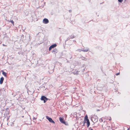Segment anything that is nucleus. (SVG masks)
<instances>
[{
	"instance_id": "1",
	"label": "nucleus",
	"mask_w": 130,
	"mask_h": 130,
	"mask_svg": "<svg viewBox=\"0 0 130 130\" xmlns=\"http://www.w3.org/2000/svg\"><path fill=\"white\" fill-rule=\"evenodd\" d=\"M91 119L93 122L95 123L98 121V117L96 116H94L91 118Z\"/></svg>"
},
{
	"instance_id": "2",
	"label": "nucleus",
	"mask_w": 130,
	"mask_h": 130,
	"mask_svg": "<svg viewBox=\"0 0 130 130\" xmlns=\"http://www.w3.org/2000/svg\"><path fill=\"white\" fill-rule=\"evenodd\" d=\"M41 100L43 101L44 103H45L48 99L45 96H41Z\"/></svg>"
},
{
	"instance_id": "3",
	"label": "nucleus",
	"mask_w": 130,
	"mask_h": 130,
	"mask_svg": "<svg viewBox=\"0 0 130 130\" xmlns=\"http://www.w3.org/2000/svg\"><path fill=\"white\" fill-rule=\"evenodd\" d=\"M46 119L48 120L51 123H55V122H54V121L51 118L49 117L48 116H46Z\"/></svg>"
},
{
	"instance_id": "4",
	"label": "nucleus",
	"mask_w": 130,
	"mask_h": 130,
	"mask_svg": "<svg viewBox=\"0 0 130 130\" xmlns=\"http://www.w3.org/2000/svg\"><path fill=\"white\" fill-rule=\"evenodd\" d=\"M49 22V21L47 19L44 18L43 20V23L44 24H46Z\"/></svg>"
},
{
	"instance_id": "5",
	"label": "nucleus",
	"mask_w": 130,
	"mask_h": 130,
	"mask_svg": "<svg viewBox=\"0 0 130 130\" xmlns=\"http://www.w3.org/2000/svg\"><path fill=\"white\" fill-rule=\"evenodd\" d=\"M59 119L60 122L62 123H66V122L61 117H60Z\"/></svg>"
},
{
	"instance_id": "6",
	"label": "nucleus",
	"mask_w": 130,
	"mask_h": 130,
	"mask_svg": "<svg viewBox=\"0 0 130 130\" xmlns=\"http://www.w3.org/2000/svg\"><path fill=\"white\" fill-rule=\"evenodd\" d=\"M89 50V48H86L85 49L83 48L82 50V51L84 52H87Z\"/></svg>"
},
{
	"instance_id": "7",
	"label": "nucleus",
	"mask_w": 130,
	"mask_h": 130,
	"mask_svg": "<svg viewBox=\"0 0 130 130\" xmlns=\"http://www.w3.org/2000/svg\"><path fill=\"white\" fill-rule=\"evenodd\" d=\"M4 80V78L3 77H2L0 78V84H2L3 83V80Z\"/></svg>"
},
{
	"instance_id": "8",
	"label": "nucleus",
	"mask_w": 130,
	"mask_h": 130,
	"mask_svg": "<svg viewBox=\"0 0 130 130\" xmlns=\"http://www.w3.org/2000/svg\"><path fill=\"white\" fill-rule=\"evenodd\" d=\"M86 121V123L87 125V127H89V126L90 125V122L89 121V120L87 121Z\"/></svg>"
},
{
	"instance_id": "9",
	"label": "nucleus",
	"mask_w": 130,
	"mask_h": 130,
	"mask_svg": "<svg viewBox=\"0 0 130 130\" xmlns=\"http://www.w3.org/2000/svg\"><path fill=\"white\" fill-rule=\"evenodd\" d=\"M88 120H89L88 119V117L87 115H86L84 118V120L86 121Z\"/></svg>"
},
{
	"instance_id": "10",
	"label": "nucleus",
	"mask_w": 130,
	"mask_h": 130,
	"mask_svg": "<svg viewBox=\"0 0 130 130\" xmlns=\"http://www.w3.org/2000/svg\"><path fill=\"white\" fill-rule=\"evenodd\" d=\"M9 109V108H6V116H8V114H9V113L8 111V110Z\"/></svg>"
},
{
	"instance_id": "11",
	"label": "nucleus",
	"mask_w": 130,
	"mask_h": 130,
	"mask_svg": "<svg viewBox=\"0 0 130 130\" xmlns=\"http://www.w3.org/2000/svg\"><path fill=\"white\" fill-rule=\"evenodd\" d=\"M57 46V44H53L51 46L52 47V48H53Z\"/></svg>"
},
{
	"instance_id": "12",
	"label": "nucleus",
	"mask_w": 130,
	"mask_h": 130,
	"mask_svg": "<svg viewBox=\"0 0 130 130\" xmlns=\"http://www.w3.org/2000/svg\"><path fill=\"white\" fill-rule=\"evenodd\" d=\"M52 52L53 53H57V50L56 49H54L52 51Z\"/></svg>"
},
{
	"instance_id": "13",
	"label": "nucleus",
	"mask_w": 130,
	"mask_h": 130,
	"mask_svg": "<svg viewBox=\"0 0 130 130\" xmlns=\"http://www.w3.org/2000/svg\"><path fill=\"white\" fill-rule=\"evenodd\" d=\"M2 74L5 77L7 76V74L5 72L3 71L2 72Z\"/></svg>"
},
{
	"instance_id": "14",
	"label": "nucleus",
	"mask_w": 130,
	"mask_h": 130,
	"mask_svg": "<svg viewBox=\"0 0 130 130\" xmlns=\"http://www.w3.org/2000/svg\"><path fill=\"white\" fill-rule=\"evenodd\" d=\"M86 121L84 120V121L83 122V126H84L85 125V123L86 122Z\"/></svg>"
},
{
	"instance_id": "15",
	"label": "nucleus",
	"mask_w": 130,
	"mask_h": 130,
	"mask_svg": "<svg viewBox=\"0 0 130 130\" xmlns=\"http://www.w3.org/2000/svg\"><path fill=\"white\" fill-rule=\"evenodd\" d=\"M82 59L83 60H87V59L86 58L84 57H83L82 58Z\"/></svg>"
},
{
	"instance_id": "16",
	"label": "nucleus",
	"mask_w": 130,
	"mask_h": 130,
	"mask_svg": "<svg viewBox=\"0 0 130 130\" xmlns=\"http://www.w3.org/2000/svg\"><path fill=\"white\" fill-rule=\"evenodd\" d=\"M99 121L101 122H102L103 121V120L102 118L100 119H99Z\"/></svg>"
},
{
	"instance_id": "17",
	"label": "nucleus",
	"mask_w": 130,
	"mask_h": 130,
	"mask_svg": "<svg viewBox=\"0 0 130 130\" xmlns=\"http://www.w3.org/2000/svg\"><path fill=\"white\" fill-rule=\"evenodd\" d=\"M10 22L13 25H14V22L12 20H10Z\"/></svg>"
},
{
	"instance_id": "18",
	"label": "nucleus",
	"mask_w": 130,
	"mask_h": 130,
	"mask_svg": "<svg viewBox=\"0 0 130 130\" xmlns=\"http://www.w3.org/2000/svg\"><path fill=\"white\" fill-rule=\"evenodd\" d=\"M107 118H106V117L105 118V119H107V120L108 119V120H109V121H110V120H111V117H109V118H108V119L107 118H108V117H107Z\"/></svg>"
},
{
	"instance_id": "19",
	"label": "nucleus",
	"mask_w": 130,
	"mask_h": 130,
	"mask_svg": "<svg viewBox=\"0 0 130 130\" xmlns=\"http://www.w3.org/2000/svg\"><path fill=\"white\" fill-rule=\"evenodd\" d=\"M75 37L74 36V35L72 36H72H71V37L70 38L71 39H73V38H74Z\"/></svg>"
},
{
	"instance_id": "20",
	"label": "nucleus",
	"mask_w": 130,
	"mask_h": 130,
	"mask_svg": "<svg viewBox=\"0 0 130 130\" xmlns=\"http://www.w3.org/2000/svg\"><path fill=\"white\" fill-rule=\"evenodd\" d=\"M78 71H77V72H74V74H76L77 75L78 74Z\"/></svg>"
},
{
	"instance_id": "21",
	"label": "nucleus",
	"mask_w": 130,
	"mask_h": 130,
	"mask_svg": "<svg viewBox=\"0 0 130 130\" xmlns=\"http://www.w3.org/2000/svg\"><path fill=\"white\" fill-rule=\"evenodd\" d=\"M52 47L50 46V47H49V50L50 51L52 49Z\"/></svg>"
},
{
	"instance_id": "22",
	"label": "nucleus",
	"mask_w": 130,
	"mask_h": 130,
	"mask_svg": "<svg viewBox=\"0 0 130 130\" xmlns=\"http://www.w3.org/2000/svg\"><path fill=\"white\" fill-rule=\"evenodd\" d=\"M119 2H123V0H118Z\"/></svg>"
},
{
	"instance_id": "23",
	"label": "nucleus",
	"mask_w": 130,
	"mask_h": 130,
	"mask_svg": "<svg viewBox=\"0 0 130 130\" xmlns=\"http://www.w3.org/2000/svg\"><path fill=\"white\" fill-rule=\"evenodd\" d=\"M89 130H93L92 128L91 127L89 128Z\"/></svg>"
},
{
	"instance_id": "24",
	"label": "nucleus",
	"mask_w": 130,
	"mask_h": 130,
	"mask_svg": "<svg viewBox=\"0 0 130 130\" xmlns=\"http://www.w3.org/2000/svg\"><path fill=\"white\" fill-rule=\"evenodd\" d=\"M77 51H78L79 52H80L82 51V50H80V49H78Z\"/></svg>"
},
{
	"instance_id": "25",
	"label": "nucleus",
	"mask_w": 130,
	"mask_h": 130,
	"mask_svg": "<svg viewBox=\"0 0 130 130\" xmlns=\"http://www.w3.org/2000/svg\"><path fill=\"white\" fill-rule=\"evenodd\" d=\"M119 74H120V73H116V75H119Z\"/></svg>"
},
{
	"instance_id": "26",
	"label": "nucleus",
	"mask_w": 130,
	"mask_h": 130,
	"mask_svg": "<svg viewBox=\"0 0 130 130\" xmlns=\"http://www.w3.org/2000/svg\"><path fill=\"white\" fill-rule=\"evenodd\" d=\"M69 12H72V10H69Z\"/></svg>"
},
{
	"instance_id": "27",
	"label": "nucleus",
	"mask_w": 130,
	"mask_h": 130,
	"mask_svg": "<svg viewBox=\"0 0 130 130\" xmlns=\"http://www.w3.org/2000/svg\"><path fill=\"white\" fill-rule=\"evenodd\" d=\"M3 46H7V45H5L4 44H3Z\"/></svg>"
},
{
	"instance_id": "28",
	"label": "nucleus",
	"mask_w": 130,
	"mask_h": 130,
	"mask_svg": "<svg viewBox=\"0 0 130 130\" xmlns=\"http://www.w3.org/2000/svg\"><path fill=\"white\" fill-rule=\"evenodd\" d=\"M36 118H34V119H33V120H36Z\"/></svg>"
},
{
	"instance_id": "29",
	"label": "nucleus",
	"mask_w": 130,
	"mask_h": 130,
	"mask_svg": "<svg viewBox=\"0 0 130 130\" xmlns=\"http://www.w3.org/2000/svg\"><path fill=\"white\" fill-rule=\"evenodd\" d=\"M97 110L98 111H100V110H99V109H98V110Z\"/></svg>"
},
{
	"instance_id": "30",
	"label": "nucleus",
	"mask_w": 130,
	"mask_h": 130,
	"mask_svg": "<svg viewBox=\"0 0 130 130\" xmlns=\"http://www.w3.org/2000/svg\"><path fill=\"white\" fill-rule=\"evenodd\" d=\"M66 122L65 123H64V124L65 125H66Z\"/></svg>"
},
{
	"instance_id": "31",
	"label": "nucleus",
	"mask_w": 130,
	"mask_h": 130,
	"mask_svg": "<svg viewBox=\"0 0 130 130\" xmlns=\"http://www.w3.org/2000/svg\"><path fill=\"white\" fill-rule=\"evenodd\" d=\"M22 118H23V117H24V116H22Z\"/></svg>"
},
{
	"instance_id": "32",
	"label": "nucleus",
	"mask_w": 130,
	"mask_h": 130,
	"mask_svg": "<svg viewBox=\"0 0 130 130\" xmlns=\"http://www.w3.org/2000/svg\"><path fill=\"white\" fill-rule=\"evenodd\" d=\"M127 130H129V128H128Z\"/></svg>"
},
{
	"instance_id": "33",
	"label": "nucleus",
	"mask_w": 130,
	"mask_h": 130,
	"mask_svg": "<svg viewBox=\"0 0 130 130\" xmlns=\"http://www.w3.org/2000/svg\"><path fill=\"white\" fill-rule=\"evenodd\" d=\"M61 63H60V65H61Z\"/></svg>"
},
{
	"instance_id": "34",
	"label": "nucleus",
	"mask_w": 130,
	"mask_h": 130,
	"mask_svg": "<svg viewBox=\"0 0 130 130\" xmlns=\"http://www.w3.org/2000/svg\"><path fill=\"white\" fill-rule=\"evenodd\" d=\"M68 40V39L67 40H66V41H67V40Z\"/></svg>"
},
{
	"instance_id": "35",
	"label": "nucleus",
	"mask_w": 130,
	"mask_h": 130,
	"mask_svg": "<svg viewBox=\"0 0 130 130\" xmlns=\"http://www.w3.org/2000/svg\"><path fill=\"white\" fill-rule=\"evenodd\" d=\"M125 0V1H126V0Z\"/></svg>"
}]
</instances>
